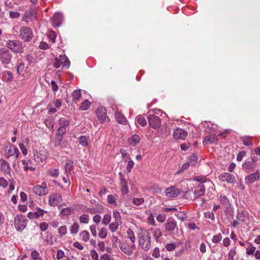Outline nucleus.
<instances>
[{
    "label": "nucleus",
    "instance_id": "24",
    "mask_svg": "<svg viewBox=\"0 0 260 260\" xmlns=\"http://www.w3.org/2000/svg\"><path fill=\"white\" fill-rule=\"evenodd\" d=\"M255 167V165L253 161H247L243 165V169L247 173H250Z\"/></svg>",
    "mask_w": 260,
    "mask_h": 260
},
{
    "label": "nucleus",
    "instance_id": "13",
    "mask_svg": "<svg viewBox=\"0 0 260 260\" xmlns=\"http://www.w3.org/2000/svg\"><path fill=\"white\" fill-rule=\"evenodd\" d=\"M164 226L165 228V232H166L171 233L174 232L176 229L178 230L177 222L175 219L172 217H169Z\"/></svg>",
    "mask_w": 260,
    "mask_h": 260
},
{
    "label": "nucleus",
    "instance_id": "21",
    "mask_svg": "<svg viewBox=\"0 0 260 260\" xmlns=\"http://www.w3.org/2000/svg\"><path fill=\"white\" fill-rule=\"evenodd\" d=\"M96 113V116L100 122L102 123L106 122L107 118L106 109L103 107L98 108Z\"/></svg>",
    "mask_w": 260,
    "mask_h": 260
},
{
    "label": "nucleus",
    "instance_id": "38",
    "mask_svg": "<svg viewBox=\"0 0 260 260\" xmlns=\"http://www.w3.org/2000/svg\"><path fill=\"white\" fill-rule=\"evenodd\" d=\"M136 120L139 124L144 126L147 124V121L145 117L142 115H139L136 117Z\"/></svg>",
    "mask_w": 260,
    "mask_h": 260
},
{
    "label": "nucleus",
    "instance_id": "64",
    "mask_svg": "<svg viewBox=\"0 0 260 260\" xmlns=\"http://www.w3.org/2000/svg\"><path fill=\"white\" fill-rule=\"evenodd\" d=\"M90 254L92 258V260H99V255L95 250H91L90 251Z\"/></svg>",
    "mask_w": 260,
    "mask_h": 260
},
{
    "label": "nucleus",
    "instance_id": "23",
    "mask_svg": "<svg viewBox=\"0 0 260 260\" xmlns=\"http://www.w3.org/2000/svg\"><path fill=\"white\" fill-rule=\"evenodd\" d=\"M218 136L213 134H210L205 138L203 141V143L204 145H208L209 144L216 142L218 141Z\"/></svg>",
    "mask_w": 260,
    "mask_h": 260
},
{
    "label": "nucleus",
    "instance_id": "3",
    "mask_svg": "<svg viewBox=\"0 0 260 260\" xmlns=\"http://www.w3.org/2000/svg\"><path fill=\"white\" fill-rule=\"evenodd\" d=\"M6 46L16 53H22L24 51L22 42L19 40H8L6 41Z\"/></svg>",
    "mask_w": 260,
    "mask_h": 260
},
{
    "label": "nucleus",
    "instance_id": "49",
    "mask_svg": "<svg viewBox=\"0 0 260 260\" xmlns=\"http://www.w3.org/2000/svg\"><path fill=\"white\" fill-rule=\"evenodd\" d=\"M99 237L103 239L107 236V229L105 228H102L99 230Z\"/></svg>",
    "mask_w": 260,
    "mask_h": 260
},
{
    "label": "nucleus",
    "instance_id": "9",
    "mask_svg": "<svg viewBox=\"0 0 260 260\" xmlns=\"http://www.w3.org/2000/svg\"><path fill=\"white\" fill-rule=\"evenodd\" d=\"M27 220L22 214L17 215L14 219V225L18 231H22L26 227Z\"/></svg>",
    "mask_w": 260,
    "mask_h": 260
},
{
    "label": "nucleus",
    "instance_id": "43",
    "mask_svg": "<svg viewBox=\"0 0 260 260\" xmlns=\"http://www.w3.org/2000/svg\"><path fill=\"white\" fill-rule=\"evenodd\" d=\"M73 100L74 101H78L81 97V91L80 89H76L73 91Z\"/></svg>",
    "mask_w": 260,
    "mask_h": 260
},
{
    "label": "nucleus",
    "instance_id": "40",
    "mask_svg": "<svg viewBox=\"0 0 260 260\" xmlns=\"http://www.w3.org/2000/svg\"><path fill=\"white\" fill-rule=\"evenodd\" d=\"M140 136L138 135H133L129 139L130 143L133 145H136L140 142Z\"/></svg>",
    "mask_w": 260,
    "mask_h": 260
},
{
    "label": "nucleus",
    "instance_id": "61",
    "mask_svg": "<svg viewBox=\"0 0 260 260\" xmlns=\"http://www.w3.org/2000/svg\"><path fill=\"white\" fill-rule=\"evenodd\" d=\"M31 257L33 260L41 259L39 253L37 250H33L31 252Z\"/></svg>",
    "mask_w": 260,
    "mask_h": 260
},
{
    "label": "nucleus",
    "instance_id": "53",
    "mask_svg": "<svg viewBox=\"0 0 260 260\" xmlns=\"http://www.w3.org/2000/svg\"><path fill=\"white\" fill-rule=\"evenodd\" d=\"M111 220V216L110 214H105L103 217L102 223L104 225H108Z\"/></svg>",
    "mask_w": 260,
    "mask_h": 260
},
{
    "label": "nucleus",
    "instance_id": "6",
    "mask_svg": "<svg viewBox=\"0 0 260 260\" xmlns=\"http://www.w3.org/2000/svg\"><path fill=\"white\" fill-rule=\"evenodd\" d=\"M19 37L25 42H29L33 37L31 29L27 26H22L19 29Z\"/></svg>",
    "mask_w": 260,
    "mask_h": 260
},
{
    "label": "nucleus",
    "instance_id": "15",
    "mask_svg": "<svg viewBox=\"0 0 260 260\" xmlns=\"http://www.w3.org/2000/svg\"><path fill=\"white\" fill-rule=\"evenodd\" d=\"M181 192V190L175 187H170L165 190L166 197L168 198H176L178 197Z\"/></svg>",
    "mask_w": 260,
    "mask_h": 260
},
{
    "label": "nucleus",
    "instance_id": "8",
    "mask_svg": "<svg viewBox=\"0 0 260 260\" xmlns=\"http://www.w3.org/2000/svg\"><path fill=\"white\" fill-rule=\"evenodd\" d=\"M13 55L11 51L7 48L0 49V61L3 64L10 63L12 59Z\"/></svg>",
    "mask_w": 260,
    "mask_h": 260
},
{
    "label": "nucleus",
    "instance_id": "18",
    "mask_svg": "<svg viewBox=\"0 0 260 260\" xmlns=\"http://www.w3.org/2000/svg\"><path fill=\"white\" fill-rule=\"evenodd\" d=\"M63 19V16L61 13H55L51 18V23L54 27H59Z\"/></svg>",
    "mask_w": 260,
    "mask_h": 260
},
{
    "label": "nucleus",
    "instance_id": "33",
    "mask_svg": "<svg viewBox=\"0 0 260 260\" xmlns=\"http://www.w3.org/2000/svg\"><path fill=\"white\" fill-rule=\"evenodd\" d=\"M79 230V224L77 222H75L70 226V230L71 234L74 235L78 233Z\"/></svg>",
    "mask_w": 260,
    "mask_h": 260
},
{
    "label": "nucleus",
    "instance_id": "20",
    "mask_svg": "<svg viewBox=\"0 0 260 260\" xmlns=\"http://www.w3.org/2000/svg\"><path fill=\"white\" fill-rule=\"evenodd\" d=\"M219 200L220 204L225 208L224 212H230L232 205L228 198L225 196L221 195L219 198Z\"/></svg>",
    "mask_w": 260,
    "mask_h": 260
},
{
    "label": "nucleus",
    "instance_id": "19",
    "mask_svg": "<svg viewBox=\"0 0 260 260\" xmlns=\"http://www.w3.org/2000/svg\"><path fill=\"white\" fill-rule=\"evenodd\" d=\"M260 179V172L257 170L255 172L245 177V183L250 184Z\"/></svg>",
    "mask_w": 260,
    "mask_h": 260
},
{
    "label": "nucleus",
    "instance_id": "54",
    "mask_svg": "<svg viewBox=\"0 0 260 260\" xmlns=\"http://www.w3.org/2000/svg\"><path fill=\"white\" fill-rule=\"evenodd\" d=\"M58 233L60 237L64 236L67 233V228L66 225H62L58 228Z\"/></svg>",
    "mask_w": 260,
    "mask_h": 260
},
{
    "label": "nucleus",
    "instance_id": "39",
    "mask_svg": "<svg viewBox=\"0 0 260 260\" xmlns=\"http://www.w3.org/2000/svg\"><path fill=\"white\" fill-rule=\"evenodd\" d=\"M46 241L49 244L52 245L56 241L55 237L51 233H47Z\"/></svg>",
    "mask_w": 260,
    "mask_h": 260
},
{
    "label": "nucleus",
    "instance_id": "63",
    "mask_svg": "<svg viewBox=\"0 0 260 260\" xmlns=\"http://www.w3.org/2000/svg\"><path fill=\"white\" fill-rule=\"evenodd\" d=\"M152 255L155 258H159L160 257V251L158 247H155L152 251Z\"/></svg>",
    "mask_w": 260,
    "mask_h": 260
},
{
    "label": "nucleus",
    "instance_id": "29",
    "mask_svg": "<svg viewBox=\"0 0 260 260\" xmlns=\"http://www.w3.org/2000/svg\"><path fill=\"white\" fill-rule=\"evenodd\" d=\"M181 244L180 242L167 243L165 245V248L168 251H173L176 247H179Z\"/></svg>",
    "mask_w": 260,
    "mask_h": 260
},
{
    "label": "nucleus",
    "instance_id": "48",
    "mask_svg": "<svg viewBox=\"0 0 260 260\" xmlns=\"http://www.w3.org/2000/svg\"><path fill=\"white\" fill-rule=\"evenodd\" d=\"M103 208H95L93 207L92 208H87L86 211L90 213L91 214H96L101 213Z\"/></svg>",
    "mask_w": 260,
    "mask_h": 260
},
{
    "label": "nucleus",
    "instance_id": "62",
    "mask_svg": "<svg viewBox=\"0 0 260 260\" xmlns=\"http://www.w3.org/2000/svg\"><path fill=\"white\" fill-rule=\"evenodd\" d=\"M197 160H198L197 156L195 154H192L189 158L188 163H189V164H190L191 165H193L197 162Z\"/></svg>",
    "mask_w": 260,
    "mask_h": 260
},
{
    "label": "nucleus",
    "instance_id": "27",
    "mask_svg": "<svg viewBox=\"0 0 260 260\" xmlns=\"http://www.w3.org/2000/svg\"><path fill=\"white\" fill-rule=\"evenodd\" d=\"M115 116L117 122L122 124H126L127 120L126 118L119 112H116L115 113Z\"/></svg>",
    "mask_w": 260,
    "mask_h": 260
},
{
    "label": "nucleus",
    "instance_id": "55",
    "mask_svg": "<svg viewBox=\"0 0 260 260\" xmlns=\"http://www.w3.org/2000/svg\"><path fill=\"white\" fill-rule=\"evenodd\" d=\"M79 144L83 146H88V143L86 137L85 136H81L79 138Z\"/></svg>",
    "mask_w": 260,
    "mask_h": 260
},
{
    "label": "nucleus",
    "instance_id": "14",
    "mask_svg": "<svg viewBox=\"0 0 260 260\" xmlns=\"http://www.w3.org/2000/svg\"><path fill=\"white\" fill-rule=\"evenodd\" d=\"M148 120L150 125L154 129L159 127L161 125L160 118L154 115H149L148 117Z\"/></svg>",
    "mask_w": 260,
    "mask_h": 260
},
{
    "label": "nucleus",
    "instance_id": "31",
    "mask_svg": "<svg viewBox=\"0 0 260 260\" xmlns=\"http://www.w3.org/2000/svg\"><path fill=\"white\" fill-rule=\"evenodd\" d=\"M255 250L256 247L251 243H248V245L246 248V253L248 255H253Z\"/></svg>",
    "mask_w": 260,
    "mask_h": 260
},
{
    "label": "nucleus",
    "instance_id": "36",
    "mask_svg": "<svg viewBox=\"0 0 260 260\" xmlns=\"http://www.w3.org/2000/svg\"><path fill=\"white\" fill-rule=\"evenodd\" d=\"M66 133V128H62V127H59L56 134V138H58L59 139L63 138V135Z\"/></svg>",
    "mask_w": 260,
    "mask_h": 260
},
{
    "label": "nucleus",
    "instance_id": "11",
    "mask_svg": "<svg viewBox=\"0 0 260 260\" xmlns=\"http://www.w3.org/2000/svg\"><path fill=\"white\" fill-rule=\"evenodd\" d=\"M32 191L36 195L40 197L47 194L49 192L46 184L45 182H43L41 185H35L32 188Z\"/></svg>",
    "mask_w": 260,
    "mask_h": 260
},
{
    "label": "nucleus",
    "instance_id": "32",
    "mask_svg": "<svg viewBox=\"0 0 260 260\" xmlns=\"http://www.w3.org/2000/svg\"><path fill=\"white\" fill-rule=\"evenodd\" d=\"M107 202L113 207L117 206V199L115 196L109 194L107 197Z\"/></svg>",
    "mask_w": 260,
    "mask_h": 260
},
{
    "label": "nucleus",
    "instance_id": "10",
    "mask_svg": "<svg viewBox=\"0 0 260 260\" xmlns=\"http://www.w3.org/2000/svg\"><path fill=\"white\" fill-rule=\"evenodd\" d=\"M48 152L44 147H40L34 153V160L38 163H42L47 158Z\"/></svg>",
    "mask_w": 260,
    "mask_h": 260
},
{
    "label": "nucleus",
    "instance_id": "47",
    "mask_svg": "<svg viewBox=\"0 0 260 260\" xmlns=\"http://www.w3.org/2000/svg\"><path fill=\"white\" fill-rule=\"evenodd\" d=\"M32 16V12L30 10L26 11L24 12L22 20L26 22H28V19Z\"/></svg>",
    "mask_w": 260,
    "mask_h": 260
},
{
    "label": "nucleus",
    "instance_id": "44",
    "mask_svg": "<svg viewBox=\"0 0 260 260\" xmlns=\"http://www.w3.org/2000/svg\"><path fill=\"white\" fill-rule=\"evenodd\" d=\"M90 104V102L88 100H86L81 104L80 109L83 111L87 110L89 108Z\"/></svg>",
    "mask_w": 260,
    "mask_h": 260
},
{
    "label": "nucleus",
    "instance_id": "45",
    "mask_svg": "<svg viewBox=\"0 0 260 260\" xmlns=\"http://www.w3.org/2000/svg\"><path fill=\"white\" fill-rule=\"evenodd\" d=\"M152 233L153 234V236L155 239V240L157 241L158 239L161 236V233L160 230L158 228H155L152 229Z\"/></svg>",
    "mask_w": 260,
    "mask_h": 260
},
{
    "label": "nucleus",
    "instance_id": "34",
    "mask_svg": "<svg viewBox=\"0 0 260 260\" xmlns=\"http://www.w3.org/2000/svg\"><path fill=\"white\" fill-rule=\"evenodd\" d=\"M81 240L84 242H87L89 240L90 235L88 231L84 230L80 233Z\"/></svg>",
    "mask_w": 260,
    "mask_h": 260
},
{
    "label": "nucleus",
    "instance_id": "57",
    "mask_svg": "<svg viewBox=\"0 0 260 260\" xmlns=\"http://www.w3.org/2000/svg\"><path fill=\"white\" fill-rule=\"evenodd\" d=\"M243 144L247 146H251L252 145V143L251 141L250 137H245L242 138Z\"/></svg>",
    "mask_w": 260,
    "mask_h": 260
},
{
    "label": "nucleus",
    "instance_id": "51",
    "mask_svg": "<svg viewBox=\"0 0 260 260\" xmlns=\"http://www.w3.org/2000/svg\"><path fill=\"white\" fill-rule=\"evenodd\" d=\"M236 254V248H234L231 249L228 253V258L227 260H234V257Z\"/></svg>",
    "mask_w": 260,
    "mask_h": 260
},
{
    "label": "nucleus",
    "instance_id": "35",
    "mask_svg": "<svg viewBox=\"0 0 260 260\" xmlns=\"http://www.w3.org/2000/svg\"><path fill=\"white\" fill-rule=\"evenodd\" d=\"M126 233L127 237L130 240L129 242L135 243L136 237L134 231L132 229H129L127 230Z\"/></svg>",
    "mask_w": 260,
    "mask_h": 260
},
{
    "label": "nucleus",
    "instance_id": "42",
    "mask_svg": "<svg viewBox=\"0 0 260 260\" xmlns=\"http://www.w3.org/2000/svg\"><path fill=\"white\" fill-rule=\"evenodd\" d=\"M120 223L114 221L109 224V230L111 231L112 233H114L117 231V230L118 229L119 224Z\"/></svg>",
    "mask_w": 260,
    "mask_h": 260
},
{
    "label": "nucleus",
    "instance_id": "16",
    "mask_svg": "<svg viewBox=\"0 0 260 260\" xmlns=\"http://www.w3.org/2000/svg\"><path fill=\"white\" fill-rule=\"evenodd\" d=\"M187 136V132L182 128H177L174 130L173 137L176 140H184Z\"/></svg>",
    "mask_w": 260,
    "mask_h": 260
},
{
    "label": "nucleus",
    "instance_id": "59",
    "mask_svg": "<svg viewBox=\"0 0 260 260\" xmlns=\"http://www.w3.org/2000/svg\"><path fill=\"white\" fill-rule=\"evenodd\" d=\"M48 173L53 177H56L59 175V170L56 169H50L48 171Z\"/></svg>",
    "mask_w": 260,
    "mask_h": 260
},
{
    "label": "nucleus",
    "instance_id": "1",
    "mask_svg": "<svg viewBox=\"0 0 260 260\" xmlns=\"http://www.w3.org/2000/svg\"><path fill=\"white\" fill-rule=\"evenodd\" d=\"M139 245L145 251H148L151 247V236L146 230H141L138 234Z\"/></svg>",
    "mask_w": 260,
    "mask_h": 260
},
{
    "label": "nucleus",
    "instance_id": "52",
    "mask_svg": "<svg viewBox=\"0 0 260 260\" xmlns=\"http://www.w3.org/2000/svg\"><path fill=\"white\" fill-rule=\"evenodd\" d=\"M222 238V235L220 233H219L218 234L215 235L213 237L212 242L215 244L218 243L221 240Z\"/></svg>",
    "mask_w": 260,
    "mask_h": 260
},
{
    "label": "nucleus",
    "instance_id": "7",
    "mask_svg": "<svg viewBox=\"0 0 260 260\" xmlns=\"http://www.w3.org/2000/svg\"><path fill=\"white\" fill-rule=\"evenodd\" d=\"M61 66L68 69L70 66V61L66 55H59L58 57H55L53 62V66L56 68H59Z\"/></svg>",
    "mask_w": 260,
    "mask_h": 260
},
{
    "label": "nucleus",
    "instance_id": "26",
    "mask_svg": "<svg viewBox=\"0 0 260 260\" xmlns=\"http://www.w3.org/2000/svg\"><path fill=\"white\" fill-rule=\"evenodd\" d=\"M120 175V186L121 188V191L123 194H126L128 192V187L127 181L125 179L122 177L121 173H119Z\"/></svg>",
    "mask_w": 260,
    "mask_h": 260
},
{
    "label": "nucleus",
    "instance_id": "41",
    "mask_svg": "<svg viewBox=\"0 0 260 260\" xmlns=\"http://www.w3.org/2000/svg\"><path fill=\"white\" fill-rule=\"evenodd\" d=\"M79 219L80 223L87 224L89 221V217L88 215L86 214H83L80 216Z\"/></svg>",
    "mask_w": 260,
    "mask_h": 260
},
{
    "label": "nucleus",
    "instance_id": "60",
    "mask_svg": "<svg viewBox=\"0 0 260 260\" xmlns=\"http://www.w3.org/2000/svg\"><path fill=\"white\" fill-rule=\"evenodd\" d=\"M133 203L136 205L139 206L142 204L144 202L143 198H133L132 200Z\"/></svg>",
    "mask_w": 260,
    "mask_h": 260
},
{
    "label": "nucleus",
    "instance_id": "58",
    "mask_svg": "<svg viewBox=\"0 0 260 260\" xmlns=\"http://www.w3.org/2000/svg\"><path fill=\"white\" fill-rule=\"evenodd\" d=\"M4 76L7 82H11L12 80L13 74L11 72L7 71L4 74Z\"/></svg>",
    "mask_w": 260,
    "mask_h": 260
},
{
    "label": "nucleus",
    "instance_id": "28",
    "mask_svg": "<svg viewBox=\"0 0 260 260\" xmlns=\"http://www.w3.org/2000/svg\"><path fill=\"white\" fill-rule=\"evenodd\" d=\"M236 217L238 220L245 222L247 217V213L242 209H238Z\"/></svg>",
    "mask_w": 260,
    "mask_h": 260
},
{
    "label": "nucleus",
    "instance_id": "12",
    "mask_svg": "<svg viewBox=\"0 0 260 260\" xmlns=\"http://www.w3.org/2000/svg\"><path fill=\"white\" fill-rule=\"evenodd\" d=\"M218 179L221 182H226L230 184H234L236 182L235 176L230 173L223 172L218 176Z\"/></svg>",
    "mask_w": 260,
    "mask_h": 260
},
{
    "label": "nucleus",
    "instance_id": "46",
    "mask_svg": "<svg viewBox=\"0 0 260 260\" xmlns=\"http://www.w3.org/2000/svg\"><path fill=\"white\" fill-rule=\"evenodd\" d=\"M70 122L68 120L65 119L64 118H61L59 120V127H62V128H65L69 126Z\"/></svg>",
    "mask_w": 260,
    "mask_h": 260
},
{
    "label": "nucleus",
    "instance_id": "50",
    "mask_svg": "<svg viewBox=\"0 0 260 260\" xmlns=\"http://www.w3.org/2000/svg\"><path fill=\"white\" fill-rule=\"evenodd\" d=\"M73 162L71 160H68L65 166V171L67 173H70L73 167Z\"/></svg>",
    "mask_w": 260,
    "mask_h": 260
},
{
    "label": "nucleus",
    "instance_id": "25",
    "mask_svg": "<svg viewBox=\"0 0 260 260\" xmlns=\"http://www.w3.org/2000/svg\"><path fill=\"white\" fill-rule=\"evenodd\" d=\"M19 154L18 148L14 146H10L8 150L7 157L10 156H15V158L17 159L18 157Z\"/></svg>",
    "mask_w": 260,
    "mask_h": 260
},
{
    "label": "nucleus",
    "instance_id": "22",
    "mask_svg": "<svg viewBox=\"0 0 260 260\" xmlns=\"http://www.w3.org/2000/svg\"><path fill=\"white\" fill-rule=\"evenodd\" d=\"M0 170L4 173L11 175V171L9 164L4 159H0Z\"/></svg>",
    "mask_w": 260,
    "mask_h": 260
},
{
    "label": "nucleus",
    "instance_id": "30",
    "mask_svg": "<svg viewBox=\"0 0 260 260\" xmlns=\"http://www.w3.org/2000/svg\"><path fill=\"white\" fill-rule=\"evenodd\" d=\"M74 209L72 207H66L61 209L59 215L61 216H66L71 215L73 213Z\"/></svg>",
    "mask_w": 260,
    "mask_h": 260
},
{
    "label": "nucleus",
    "instance_id": "4",
    "mask_svg": "<svg viewBox=\"0 0 260 260\" xmlns=\"http://www.w3.org/2000/svg\"><path fill=\"white\" fill-rule=\"evenodd\" d=\"M119 247L123 253L130 256L133 255L134 251L136 250V245L135 243L124 241L119 243Z\"/></svg>",
    "mask_w": 260,
    "mask_h": 260
},
{
    "label": "nucleus",
    "instance_id": "2",
    "mask_svg": "<svg viewBox=\"0 0 260 260\" xmlns=\"http://www.w3.org/2000/svg\"><path fill=\"white\" fill-rule=\"evenodd\" d=\"M195 182L193 184L194 189L192 188V190L194 193V198L196 199L199 198L204 195L205 192V187L204 183L206 182L204 179H199L196 178Z\"/></svg>",
    "mask_w": 260,
    "mask_h": 260
},
{
    "label": "nucleus",
    "instance_id": "37",
    "mask_svg": "<svg viewBox=\"0 0 260 260\" xmlns=\"http://www.w3.org/2000/svg\"><path fill=\"white\" fill-rule=\"evenodd\" d=\"M44 123L49 129H53L54 127V120L52 117H48L45 119Z\"/></svg>",
    "mask_w": 260,
    "mask_h": 260
},
{
    "label": "nucleus",
    "instance_id": "56",
    "mask_svg": "<svg viewBox=\"0 0 260 260\" xmlns=\"http://www.w3.org/2000/svg\"><path fill=\"white\" fill-rule=\"evenodd\" d=\"M113 217L115 218V221L121 223V218L120 213L117 211L114 210L113 212Z\"/></svg>",
    "mask_w": 260,
    "mask_h": 260
},
{
    "label": "nucleus",
    "instance_id": "17",
    "mask_svg": "<svg viewBox=\"0 0 260 260\" xmlns=\"http://www.w3.org/2000/svg\"><path fill=\"white\" fill-rule=\"evenodd\" d=\"M45 213H47V211L37 207L35 212H29L27 213V216L29 219L39 218L43 216Z\"/></svg>",
    "mask_w": 260,
    "mask_h": 260
},
{
    "label": "nucleus",
    "instance_id": "5",
    "mask_svg": "<svg viewBox=\"0 0 260 260\" xmlns=\"http://www.w3.org/2000/svg\"><path fill=\"white\" fill-rule=\"evenodd\" d=\"M62 202V198L58 193H52L48 197V204L51 206H57L58 209H60L61 206L66 205V204Z\"/></svg>",
    "mask_w": 260,
    "mask_h": 260
}]
</instances>
